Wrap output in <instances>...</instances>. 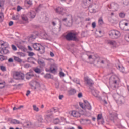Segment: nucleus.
Here are the masks:
<instances>
[{
    "label": "nucleus",
    "mask_w": 129,
    "mask_h": 129,
    "mask_svg": "<svg viewBox=\"0 0 129 129\" xmlns=\"http://www.w3.org/2000/svg\"><path fill=\"white\" fill-rule=\"evenodd\" d=\"M109 35L112 39H118L121 36V33L118 30H113L109 32Z\"/></svg>",
    "instance_id": "nucleus-1"
},
{
    "label": "nucleus",
    "mask_w": 129,
    "mask_h": 129,
    "mask_svg": "<svg viewBox=\"0 0 129 129\" xmlns=\"http://www.w3.org/2000/svg\"><path fill=\"white\" fill-rule=\"evenodd\" d=\"M77 33L75 32H70L66 35L65 38L68 41H77Z\"/></svg>",
    "instance_id": "nucleus-2"
},
{
    "label": "nucleus",
    "mask_w": 129,
    "mask_h": 129,
    "mask_svg": "<svg viewBox=\"0 0 129 129\" xmlns=\"http://www.w3.org/2000/svg\"><path fill=\"white\" fill-rule=\"evenodd\" d=\"M13 78L16 80H23L25 78V75L21 72H15L13 74Z\"/></svg>",
    "instance_id": "nucleus-3"
},
{
    "label": "nucleus",
    "mask_w": 129,
    "mask_h": 129,
    "mask_svg": "<svg viewBox=\"0 0 129 129\" xmlns=\"http://www.w3.org/2000/svg\"><path fill=\"white\" fill-rule=\"evenodd\" d=\"M80 106L83 109H88V110H91V105L87 101H84V104L82 103H79Z\"/></svg>",
    "instance_id": "nucleus-4"
},
{
    "label": "nucleus",
    "mask_w": 129,
    "mask_h": 129,
    "mask_svg": "<svg viewBox=\"0 0 129 129\" xmlns=\"http://www.w3.org/2000/svg\"><path fill=\"white\" fill-rule=\"evenodd\" d=\"M81 111L73 110L71 112V115L75 118H79L81 116Z\"/></svg>",
    "instance_id": "nucleus-5"
},
{
    "label": "nucleus",
    "mask_w": 129,
    "mask_h": 129,
    "mask_svg": "<svg viewBox=\"0 0 129 129\" xmlns=\"http://www.w3.org/2000/svg\"><path fill=\"white\" fill-rule=\"evenodd\" d=\"M30 85L34 89H37L38 88H40L41 87V85L40 84V83L37 81H32L30 82Z\"/></svg>",
    "instance_id": "nucleus-6"
},
{
    "label": "nucleus",
    "mask_w": 129,
    "mask_h": 129,
    "mask_svg": "<svg viewBox=\"0 0 129 129\" xmlns=\"http://www.w3.org/2000/svg\"><path fill=\"white\" fill-rule=\"evenodd\" d=\"M110 80L114 84H117V82L119 81V78L116 75L113 74L111 76Z\"/></svg>",
    "instance_id": "nucleus-7"
},
{
    "label": "nucleus",
    "mask_w": 129,
    "mask_h": 129,
    "mask_svg": "<svg viewBox=\"0 0 129 129\" xmlns=\"http://www.w3.org/2000/svg\"><path fill=\"white\" fill-rule=\"evenodd\" d=\"M129 22L127 20H122L120 22L119 27L121 30H124L125 27L128 26Z\"/></svg>",
    "instance_id": "nucleus-8"
},
{
    "label": "nucleus",
    "mask_w": 129,
    "mask_h": 129,
    "mask_svg": "<svg viewBox=\"0 0 129 129\" xmlns=\"http://www.w3.org/2000/svg\"><path fill=\"white\" fill-rule=\"evenodd\" d=\"M58 67L55 63L52 64L49 69V70H47L46 71H50L51 73H56L57 72Z\"/></svg>",
    "instance_id": "nucleus-9"
},
{
    "label": "nucleus",
    "mask_w": 129,
    "mask_h": 129,
    "mask_svg": "<svg viewBox=\"0 0 129 129\" xmlns=\"http://www.w3.org/2000/svg\"><path fill=\"white\" fill-rule=\"evenodd\" d=\"M105 43L106 44H108V45H110V46H111L112 47H114V48L118 47L117 43H116V41L114 40H106Z\"/></svg>",
    "instance_id": "nucleus-10"
},
{
    "label": "nucleus",
    "mask_w": 129,
    "mask_h": 129,
    "mask_svg": "<svg viewBox=\"0 0 129 129\" xmlns=\"http://www.w3.org/2000/svg\"><path fill=\"white\" fill-rule=\"evenodd\" d=\"M46 115L44 116L45 120H51V117L52 116V110H48L46 112Z\"/></svg>",
    "instance_id": "nucleus-11"
},
{
    "label": "nucleus",
    "mask_w": 129,
    "mask_h": 129,
    "mask_svg": "<svg viewBox=\"0 0 129 129\" xmlns=\"http://www.w3.org/2000/svg\"><path fill=\"white\" fill-rule=\"evenodd\" d=\"M93 59H95V61H97V62H100L101 64H105V59L100 58L99 56H94L93 57Z\"/></svg>",
    "instance_id": "nucleus-12"
},
{
    "label": "nucleus",
    "mask_w": 129,
    "mask_h": 129,
    "mask_svg": "<svg viewBox=\"0 0 129 129\" xmlns=\"http://www.w3.org/2000/svg\"><path fill=\"white\" fill-rule=\"evenodd\" d=\"M97 119L99 124L101 123V124H103L104 123V119H103L102 114H99L98 115Z\"/></svg>",
    "instance_id": "nucleus-13"
},
{
    "label": "nucleus",
    "mask_w": 129,
    "mask_h": 129,
    "mask_svg": "<svg viewBox=\"0 0 129 129\" xmlns=\"http://www.w3.org/2000/svg\"><path fill=\"white\" fill-rule=\"evenodd\" d=\"M4 48H9V44L4 41H0V49Z\"/></svg>",
    "instance_id": "nucleus-14"
},
{
    "label": "nucleus",
    "mask_w": 129,
    "mask_h": 129,
    "mask_svg": "<svg viewBox=\"0 0 129 129\" xmlns=\"http://www.w3.org/2000/svg\"><path fill=\"white\" fill-rule=\"evenodd\" d=\"M110 9H112V11H117L118 9V5L117 4L112 3L110 5Z\"/></svg>",
    "instance_id": "nucleus-15"
},
{
    "label": "nucleus",
    "mask_w": 129,
    "mask_h": 129,
    "mask_svg": "<svg viewBox=\"0 0 129 129\" xmlns=\"http://www.w3.org/2000/svg\"><path fill=\"white\" fill-rule=\"evenodd\" d=\"M56 12L57 13H59V14H62V15H64V14L66 13V10L64 9L62 7H58L56 9Z\"/></svg>",
    "instance_id": "nucleus-16"
},
{
    "label": "nucleus",
    "mask_w": 129,
    "mask_h": 129,
    "mask_svg": "<svg viewBox=\"0 0 129 129\" xmlns=\"http://www.w3.org/2000/svg\"><path fill=\"white\" fill-rule=\"evenodd\" d=\"M84 80L88 85H92V84H93V82L91 80V79H89L88 77H85L84 78Z\"/></svg>",
    "instance_id": "nucleus-17"
},
{
    "label": "nucleus",
    "mask_w": 129,
    "mask_h": 129,
    "mask_svg": "<svg viewBox=\"0 0 129 129\" xmlns=\"http://www.w3.org/2000/svg\"><path fill=\"white\" fill-rule=\"evenodd\" d=\"M8 48L9 47H4V48H2L0 51V53L2 55L8 54V53H9V49H8Z\"/></svg>",
    "instance_id": "nucleus-18"
},
{
    "label": "nucleus",
    "mask_w": 129,
    "mask_h": 129,
    "mask_svg": "<svg viewBox=\"0 0 129 129\" xmlns=\"http://www.w3.org/2000/svg\"><path fill=\"white\" fill-rule=\"evenodd\" d=\"M87 121L89 122V123H91V121H90V120L83 119H81L80 120V122L81 124H85Z\"/></svg>",
    "instance_id": "nucleus-19"
},
{
    "label": "nucleus",
    "mask_w": 129,
    "mask_h": 129,
    "mask_svg": "<svg viewBox=\"0 0 129 129\" xmlns=\"http://www.w3.org/2000/svg\"><path fill=\"white\" fill-rule=\"evenodd\" d=\"M41 46L42 45L40 44H33V48L35 50H36V51H39L41 48Z\"/></svg>",
    "instance_id": "nucleus-20"
},
{
    "label": "nucleus",
    "mask_w": 129,
    "mask_h": 129,
    "mask_svg": "<svg viewBox=\"0 0 129 129\" xmlns=\"http://www.w3.org/2000/svg\"><path fill=\"white\" fill-rule=\"evenodd\" d=\"M32 107L33 110L34 111H36V112H39V111H40V109L39 108V107H38V106H37V105H33Z\"/></svg>",
    "instance_id": "nucleus-21"
},
{
    "label": "nucleus",
    "mask_w": 129,
    "mask_h": 129,
    "mask_svg": "<svg viewBox=\"0 0 129 129\" xmlns=\"http://www.w3.org/2000/svg\"><path fill=\"white\" fill-rule=\"evenodd\" d=\"M117 68L120 70L121 72H122L123 73H124L125 70L124 69V67L122 66H118Z\"/></svg>",
    "instance_id": "nucleus-22"
},
{
    "label": "nucleus",
    "mask_w": 129,
    "mask_h": 129,
    "mask_svg": "<svg viewBox=\"0 0 129 129\" xmlns=\"http://www.w3.org/2000/svg\"><path fill=\"white\" fill-rule=\"evenodd\" d=\"M63 21H69L70 22H72V16L69 15L66 18L63 19Z\"/></svg>",
    "instance_id": "nucleus-23"
},
{
    "label": "nucleus",
    "mask_w": 129,
    "mask_h": 129,
    "mask_svg": "<svg viewBox=\"0 0 129 129\" xmlns=\"http://www.w3.org/2000/svg\"><path fill=\"white\" fill-rule=\"evenodd\" d=\"M60 71H59V76L60 77H65V73L63 72V69H62V68H60Z\"/></svg>",
    "instance_id": "nucleus-24"
},
{
    "label": "nucleus",
    "mask_w": 129,
    "mask_h": 129,
    "mask_svg": "<svg viewBox=\"0 0 129 129\" xmlns=\"http://www.w3.org/2000/svg\"><path fill=\"white\" fill-rule=\"evenodd\" d=\"M36 59L33 58V57H30L28 58V62H30V63H32V64H35V62H36Z\"/></svg>",
    "instance_id": "nucleus-25"
},
{
    "label": "nucleus",
    "mask_w": 129,
    "mask_h": 129,
    "mask_svg": "<svg viewBox=\"0 0 129 129\" xmlns=\"http://www.w3.org/2000/svg\"><path fill=\"white\" fill-rule=\"evenodd\" d=\"M38 51H40L41 54H44L45 53V47L41 45Z\"/></svg>",
    "instance_id": "nucleus-26"
},
{
    "label": "nucleus",
    "mask_w": 129,
    "mask_h": 129,
    "mask_svg": "<svg viewBox=\"0 0 129 129\" xmlns=\"http://www.w3.org/2000/svg\"><path fill=\"white\" fill-rule=\"evenodd\" d=\"M11 122L13 124H20V123H21V122H20V121L16 119L12 120Z\"/></svg>",
    "instance_id": "nucleus-27"
},
{
    "label": "nucleus",
    "mask_w": 129,
    "mask_h": 129,
    "mask_svg": "<svg viewBox=\"0 0 129 129\" xmlns=\"http://www.w3.org/2000/svg\"><path fill=\"white\" fill-rule=\"evenodd\" d=\"M32 76H33L32 73H28L26 74V79H30Z\"/></svg>",
    "instance_id": "nucleus-28"
},
{
    "label": "nucleus",
    "mask_w": 129,
    "mask_h": 129,
    "mask_svg": "<svg viewBox=\"0 0 129 129\" xmlns=\"http://www.w3.org/2000/svg\"><path fill=\"white\" fill-rule=\"evenodd\" d=\"M6 85V83L4 81H0V88H4Z\"/></svg>",
    "instance_id": "nucleus-29"
},
{
    "label": "nucleus",
    "mask_w": 129,
    "mask_h": 129,
    "mask_svg": "<svg viewBox=\"0 0 129 129\" xmlns=\"http://www.w3.org/2000/svg\"><path fill=\"white\" fill-rule=\"evenodd\" d=\"M92 93L93 95L95 96V97H98V92L95 90H93Z\"/></svg>",
    "instance_id": "nucleus-30"
},
{
    "label": "nucleus",
    "mask_w": 129,
    "mask_h": 129,
    "mask_svg": "<svg viewBox=\"0 0 129 129\" xmlns=\"http://www.w3.org/2000/svg\"><path fill=\"white\" fill-rule=\"evenodd\" d=\"M14 59L16 62H19V63H21V62H22V59L19 57L14 56Z\"/></svg>",
    "instance_id": "nucleus-31"
},
{
    "label": "nucleus",
    "mask_w": 129,
    "mask_h": 129,
    "mask_svg": "<svg viewBox=\"0 0 129 129\" xmlns=\"http://www.w3.org/2000/svg\"><path fill=\"white\" fill-rule=\"evenodd\" d=\"M37 120L39 122H43V116L42 115H39L37 117Z\"/></svg>",
    "instance_id": "nucleus-32"
},
{
    "label": "nucleus",
    "mask_w": 129,
    "mask_h": 129,
    "mask_svg": "<svg viewBox=\"0 0 129 129\" xmlns=\"http://www.w3.org/2000/svg\"><path fill=\"white\" fill-rule=\"evenodd\" d=\"M98 24L99 25H103V19H102V18H100L98 20Z\"/></svg>",
    "instance_id": "nucleus-33"
},
{
    "label": "nucleus",
    "mask_w": 129,
    "mask_h": 129,
    "mask_svg": "<svg viewBox=\"0 0 129 129\" xmlns=\"http://www.w3.org/2000/svg\"><path fill=\"white\" fill-rule=\"evenodd\" d=\"M30 15L31 18H34L35 17H36V13H35V12L34 11H31L30 13Z\"/></svg>",
    "instance_id": "nucleus-34"
},
{
    "label": "nucleus",
    "mask_w": 129,
    "mask_h": 129,
    "mask_svg": "<svg viewBox=\"0 0 129 129\" xmlns=\"http://www.w3.org/2000/svg\"><path fill=\"white\" fill-rule=\"evenodd\" d=\"M22 19L23 21H25V22H28V17H27L26 15H22Z\"/></svg>",
    "instance_id": "nucleus-35"
},
{
    "label": "nucleus",
    "mask_w": 129,
    "mask_h": 129,
    "mask_svg": "<svg viewBox=\"0 0 129 129\" xmlns=\"http://www.w3.org/2000/svg\"><path fill=\"white\" fill-rule=\"evenodd\" d=\"M4 21V13H0V22H3Z\"/></svg>",
    "instance_id": "nucleus-36"
},
{
    "label": "nucleus",
    "mask_w": 129,
    "mask_h": 129,
    "mask_svg": "<svg viewBox=\"0 0 129 129\" xmlns=\"http://www.w3.org/2000/svg\"><path fill=\"white\" fill-rule=\"evenodd\" d=\"M120 18H124L125 17V13L124 12H120L119 14Z\"/></svg>",
    "instance_id": "nucleus-37"
},
{
    "label": "nucleus",
    "mask_w": 129,
    "mask_h": 129,
    "mask_svg": "<svg viewBox=\"0 0 129 129\" xmlns=\"http://www.w3.org/2000/svg\"><path fill=\"white\" fill-rule=\"evenodd\" d=\"M6 57L4 55H0V61L2 62L3 61H5L6 60Z\"/></svg>",
    "instance_id": "nucleus-38"
},
{
    "label": "nucleus",
    "mask_w": 129,
    "mask_h": 129,
    "mask_svg": "<svg viewBox=\"0 0 129 129\" xmlns=\"http://www.w3.org/2000/svg\"><path fill=\"white\" fill-rule=\"evenodd\" d=\"M53 122L54 124H58V123L60 122V120H59V119L56 118L54 120Z\"/></svg>",
    "instance_id": "nucleus-39"
},
{
    "label": "nucleus",
    "mask_w": 129,
    "mask_h": 129,
    "mask_svg": "<svg viewBox=\"0 0 129 129\" xmlns=\"http://www.w3.org/2000/svg\"><path fill=\"white\" fill-rule=\"evenodd\" d=\"M28 53L29 57H33V56H35V53L34 52H28Z\"/></svg>",
    "instance_id": "nucleus-40"
},
{
    "label": "nucleus",
    "mask_w": 129,
    "mask_h": 129,
    "mask_svg": "<svg viewBox=\"0 0 129 129\" xmlns=\"http://www.w3.org/2000/svg\"><path fill=\"white\" fill-rule=\"evenodd\" d=\"M125 39L126 41V42H128L129 43V34H127L125 36Z\"/></svg>",
    "instance_id": "nucleus-41"
},
{
    "label": "nucleus",
    "mask_w": 129,
    "mask_h": 129,
    "mask_svg": "<svg viewBox=\"0 0 129 129\" xmlns=\"http://www.w3.org/2000/svg\"><path fill=\"white\" fill-rule=\"evenodd\" d=\"M23 107H24L23 106H20V107H14L13 108V110H17L18 109H21V108H23Z\"/></svg>",
    "instance_id": "nucleus-42"
},
{
    "label": "nucleus",
    "mask_w": 129,
    "mask_h": 129,
    "mask_svg": "<svg viewBox=\"0 0 129 129\" xmlns=\"http://www.w3.org/2000/svg\"><path fill=\"white\" fill-rule=\"evenodd\" d=\"M44 78H47V79L51 78V74H46L44 76Z\"/></svg>",
    "instance_id": "nucleus-43"
},
{
    "label": "nucleus",
    "mask_w": 129,
    "mask_h": 129,
    "mask_svg": "<svg viewBox=\"0 0 129 129\" xmlns=\"http://www.w3.org/2000/svg\"><path fill=\"white\" fill-rule=\"evenodd\" d=\"M34 71L36 73H41V69H39V68H36L34 70Z\"/></svg>",
    "instance_id": "nucleus-44"
},
{
    "label": "nucleus",
    "mask_w": 129,
    "mask_h": 129,
    "mask_svg": "<svg viewBox=\"0 0 129 129\" xmlns=\"http://www.w3.org/2000/svg\"><path fill=\"white\" fill-rule=\"evenodd\" d=\"M38 63L39 65H45V62H44V61L38 60Z\"/></svg>",
    "instance_id": "nucleus-45"
},
{
    "label": "nucleus",
    "mask_w": 129,
    "mask_h": 129,
    "mask_svg": "<svg viewBox=\"0 0 129 129\" xmlns=\"http://www.w3.org/2000/svg\"><path fill=\"white\" fill-rule=\"evenodd\" d=\"M0 69L2 71H6V67L4 66H0Z\"/></svg>",
    "instance_id": "nucleus-46"
},
{
    "label": "nucleus",
    "mask_w": 129,
    "mask_h": 129,
    "mask_svg": "<svg viewBox=\"0 0 129 129\" xmlns=\"http://www.w3.org/2000/svg\"><path fill=\"white\" fill-rule=\"evenodd\" d=\"M70 92L71 94H74V93L76 92V91L75 90V89H71L70 90Z\"/></svg>",
    "instance_id": "nucleus-47"
},
{
    "label": "nucleus",
    "mask_w": 129,
    "mask_h": 129,
    "mask_svg": "<svg viewBox=\"0 0 129 129\" xmlns=\"http://www.w3.org/2000/svg\"><path fill=\"white\" fill-rule=\"evenodd\" d=\"M17 54L20 57H25V54H24V53H23L22 52H18Z\"/></svg>",
    "instance_id": "nucleus-48"
},
{
    "label": "nucleus",
    "mask_w": 129,
    "mask_h": 129,
    "mask_svg": "<svg viewBox=\"0 0 129 129\" xmlns=\"http://www.w3.org/2000/svg\"><path fill=\"white\" fill-rule=\"evenodd\" d=\"M13 20H19V16L15 15L13 16Z\"/></svg>",
    "instance_id": "nucleus-49"
},
{
    "label": "nucleus",
    "mask_w": 129,
    "mask_h": 129,
    "mask_svg": "<svg viewBox=\"0 0 129 129\" xmlns=\"http://www.w3.org/2000/svg\"><path fill=\"white\" fill-rule=\"evenodd\" d=\"M4 7V2L3 1H0V8L1 9H3Z\"/></svg>",
    "instance_id": "nucleus-50"
},
{
    "label": "nucleus",
    "mask_w": 129,
    "mask_h": 129,
    "mask_svg": "<svg viewBox=\"0 0 129 129\" xmlns=\"http://www.w3.org/2000/svg\"><path fill=\"white\" fill-rule=\"evenodd\" d=\"M92 28H93V29H94V28H95V27H96V23L95 22H93L92 24Z\"/></svg>",
    "instance_id": "nucleus-51"
},
{
    "label": "nucleus",
    "mask_w": 129,
    "mask_h": 129,
    "mask_svg": "<svg viewBox=\"0 0 129 129\" xmlns=\"http://www.w3.org/2000/svg\"><path fill=\"white\" fill-rule=\"evenodd\" d=\"M78 97H79V98H81V97H82V93H79L78 94Z\"/></svg>",
    "instance_id": "nucleus-52"
},
{
    "label": "nucleus",
    "mask_w": 129,
    "mask_h": 129,
    "mask_svg": "<svg viewBox=\"0 0 129 129\" xmlns=\"http://www.w3.org/2000/svg\"><path fill=\"white\" fill-rule=\"evenodd\" d=\"M12 48L14 51H17V47L15 45H12Z\"/></svg>",
    "instance_id": "nucleus-53"
},
{
    "label": "nucleus",
    "mask_w": 129,
    "mask_h": 129,
    "mask_svg": "<svg viewBox=\"0 0 129 129\" xmlns=\"http://www.w3.org/2000/svg\"><path fill=\"white\" fill-rule=\"evenodd\" d=\"M30 94H31V91L30 90H28L27 91L26 95V96H28V95H30Z\"/></svg>",
    "instance_id": "nucleus-54"
},
{
    "label": "nucleus",
    "mask_w": 129,
    "mask_h": 129,
    "mask_svg": "<svg viewBox=\"0 0 129 129\" xmlns=\"http://www.w3.org/2000/svg\"><path fill=\"white\" fill-rule=\"evenodd\" d=\"M63 97H64V95H60L59 96V99H60L61 100L63 99Z\"/></svg>",
    "instance_id": "nucleus-55"
},
{
    "label": "nucleus",
    "mask_w": 129,
    "mask_h": 129,
    "mask_svg": "<svg viewBox=\"0 0 129 129\" xmlns=\"http://www.w3.org/2000/svg\"><path fill=\"white\" fill-rule=\"evenodd\" d=\"M50 56L51 57H55V54H54V53H53L52 52H50Z\"/></svg>",
    "instance_id": "nucleus-56"
},
{
    "label": "nucleus",
    "mask_w": 129,
    "mask_h": 129,
    "mask_svg": "<svg viewBox=\"0 0 129 129\" xmlns=\"http://www.w3.org/2000/svg\"><path fill=\"white\" fill-rule=\"evenodd\" d=\"M17 10V12H20V10H22V8L20 7V6H18Z\"/></svg>",
    "instance_id": "nucleus-57"
},
{
    "label": "nucleus",
    "mask_w": 129,
    "mask_h": 129,
    "mask_svg": "<svg viewBox=\"0 0 129 129\" xmlns=\"http://www.w3.org/2000/svg\"><path fill=\"white\" fill-rule=\"evenodd\" d=\"M24 67L25 68H29V67H30V66L29 64H26L24 65Z\"/></svg>",
    "instance_id": "nucleus-58"
},
{
    "label": "nucleus",
    "mask_w": 129,
    "mask_h": 129,
    "mask_svg": "<svg viewBox=\"0 0 129 129\" xmlns=\"http://www.w3.org/2000/svg\"><path fill=\"white\" fill-rule=\"evenodd\" d=\"M13 24H14V22L13 21H10L9 23V26H13Z\"/></svg>",
    "instance_id": "nucleus-59"
},
{
    "label": "nucleus",
    "mask_w": 129,
    "mask_h": 129,
    "mask_svg": "<svg viewBox=\"0 0 129 129\" xmlns=\"http://www.w3.org/2000/svg\"><path fill=\"white\" fill-rule=\"evenodd\" d=\"M28 49L29 50V51H32L33 49H32V47H31V46H28Z\"/></svg>",
    "instance_id": "nucleus-60"
},
{
    "label": "nucleus",
    "mask_w": 129,
    "mask_h": 129,
    "mask_svg": "<svg viewBox=\"0 0 129 129\" xmlns=\"http://www.w3.org/2000/svg\"><path fill=\"white\" fill-rule=\"evenodd\" d=\"M27 4H28V5H30V6H31V5H32V2H31V1H28V2H27Z\"/></svg>",
    "instance_id": "nucleus-61"
},
{
    "label": "nucleus",
    "mask_w": 129,
    "mask_h": 129,
    "mask_svg": "<svg viewBox=\"0 0 129 129\" xmlns=\"http://www.w3.org/2000/svg\"><path fill=\"white\" fill-rule=\"evenodd\" d=\"M9 62H13V60L12 59V58H9L8 60Z\"/></svg>",
    "instance_id": "nucleus-62"
},
{
    "label": "nucleus",
    "mask_w": 129,
    "mask_h": 129,
    "mask_svg": "<svg viewBox=\"0 0 129 129\" xmlns=\"http://www.w3.org/2000/svg\"><path fill=\"white\" fill-rule=\"evenodd\" d=\"M53 110H54V111H55V112L58 111V109L54 108Z\"/></svg>",
    "instance_id": "nucleus-63"
},
{
    "label": "nucleus",
    "mask_w": 129,
    "mask_h": 129,
    "mask_svg": "<svg viewBox=\"0 0 129 129\" xmlns=\"http://www.w3.org/2000/svg\"><path fill=\"white\" fill-rule=\"evenodd\" d=\"M88 58H89V59H92V56L91 55H89V56H88Z\"/></svg>",
    "instance_id": "nucleus-64"
}]
</instances>
